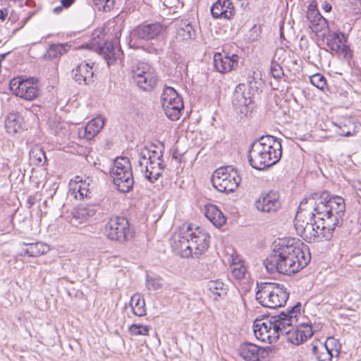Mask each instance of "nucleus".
<instances>
[{
    "instance_id": "nucleus-57",
    "label": "nucleus",
    "mask_w": 361,
    "mask_h": 361,
    "mask_svg": "<svg viewBox=\"0 0 361 361\" xmlns=\"http://www.w3.org/2000/svg\"><path fill=\"white\" fill-rule=\"evenodd\" d=\"M265 348H266L267 350L269 353V357L274 356V355L276 353H277V352L279 350V348L276 346H275V345L267 346V347H265Z\"/></svg>"
},
{
    "instance_id": "nucleus-50",
    "label": "nucleus",
    "mask_w": 361,
    "mask_h": 361,
    "mask_svg": "<svg viewBox=\"0 0 361 361\" xmlns=\"http://www.w3.org/2000/svg\"><path fill=\"white\" fill-rule=\"evenodd\" d=\"M89 123L92 124V127L99 133L104 126V119L102 116H97L89 121Z\"/></svg>"
},
{
    "instance_id": "nucleus-29",
    "label": "nucleus",
    "mask_w": 361,
    "mask_h": 361,
    "mask_svg": "<svg viewBox=\"0 0 361 361\" xmlns=\"http://www.w3.org/2000/svg\"><path fill=\"white\" fill-rule=\"evenodd\" d=\"M8 133L16 134L23 129V118L18 113H9L4 121Z\"/></svg>"
},
{
    "instance_id": "nucleus-1",
    "label": "nucleus",
    "mask_w": 361,
    "mask_h": 361,
    "mask_svg": "<svg viewBox=\"0 0 361 361\" xmlns=\"http://www.w3.org/2000/svg\"><path fill=\"white\" fill-rule=\"evenodd\" d=\"M302 304L294 306L276 315L264 319H256L253 331L258 340L269 343L276 342L280 336L293 345H298L313 335L312 326L307 324L297 325L298 316L301 313Z\"/></svg>"
},
{
    "instance_id": "nucleus-39",
    "label": "nucleus",
    "mask_w": 361,
    "mask_h": 361,
    "mask_svg": "<svg viewBox=\"0 0 361 361\" xmlns=\"http://www.w3.org/2000/svg\"><path fill=\"white\" fill-rule=\"evenodd\" d=\"M155 71L151 66L145 63H140L137 66L132 68V75L133 80L137 79V78H142V75L149 74L152 71Z\"/></svg>"
},
{
    "instance_id": "nucleus-49",
    "label": "nucleus",
    "mask_w": 361,
    "mask_h": 361,
    "mask_svg": "<svg viewBox=\"0 0 361 361\" xmlns=\"http://www.w3.org/2000/svg\"><path fill=\"white\" fill-rule=\"evenodd\" d=\"M77 189L78 192L79 193L81 198H91L92 197V191H90V188L85 186V183H81L78 185V187L75 188Z\"/></svg>"
},
{
    "instance_id": "nucleus-53",
    "label": "nucleus",
    "mask_w": 361,
    "mask_h": 361,
    "mask_svg": "<svg viewBox=\"0 0 361 361\" xmlns=\"http://www.w3.org/2000/svg\"><path fill=\"white\" fill-rule=\"evenodd\" d=\"M340 54L345 60L350 61L353 58V52L350 49L349 46L343 44L341 47V49H339Z\"/></svg>"
},
{
    "instance_id": "nucleus-22",
    "label": "nucleus",
    "mask_w": 361,
    "mask_h": 361,
    "mask_svg": "<svg viewBox=\"0 0 361 361\" xmlns=\"http://www.w3.org/2000/svg\"><path fill=\"white\" fill-rule=\"evenodd\" d=\"M97 204H80L71 212V221L73 224H82L95 215L97 211Z\"/></svg>"
},
{
    "instance_id": "nucleus-4",
    "label": "nucleus",
    "mask_w": 361,
    "mask_h": 361,
    "mask_svg": "<svg viewBox=\"0 0 361 361\" xmlns=\"http://www.w3.org/2000/svg\"><path fill=\"white\" fill-rule=\"evenodd\" d=\"M167 30V26L161 23L144 22L130 31L128 44L135 49H142L149 41L166 39Z\"/></svg>"
},
{
    "instance_id": "nucleus-45",
    "label": "nucleus",
    "mask_w": 361,
    "mask_h": 361,
    "mask_svg": "<svg viewBox=\"0 0 361 361\" xmlns=\"http://www.w3.org/2000/svg\"><path fill=\"white\" fill-rule=\"evenodd\" d=\"M311 83L318 89L324 90L326 85V80L324 75L319 73L314 74L310 77Z\"/></svg>"
},
{
    "instance_id": "nucleus-25",
    "label": "nucleus",
    "mask_w": 361,
    "mask_h": 361,
    "mask_svg": "<svg viewBox=\"0 0 361 361\" xmlns=\"http://www.w3.org/2000/svg\"><path fill=\"white\" fill-rule=\"evenodd\" d=\"M71 47V45L68 42L51 44L48 47L42 59L44 61H59L61 56L68 53Z\"/></svg>"
},
{
    "instance_id": "nucleus-30",
    "label": "nucleus",
    "mask_w": 361,
    "mask_h": 361,
    "mask_svg": "<svg viewBox=\"0 0 361 361\" xmlns=\"http://www.w3.org/2000/svg\"><path fill=\"white\" fill-rule=\"evenodd\" d=\"M205 216L215 226L221 227L226 223V218L220 209L214 204L206 205Z\"/></svg>"
},
{
    "instance_id": "nucleus-12",
    "label": "nucleus",
    "mask_w": 361,
    "mask_h": 361,
    "mask_svg": "<svg viewBox=\"0 0 361 361\" xmlns=\"http://www.w3.org/2000/svg\"><path fill=\"white\" fill-rule=\"evenodd\" d=\"M294 225L296 230L300 231L310 242L318 240L321 236V222L318 217L315 219L310 216L309 221L305 223L303 220H300V214H296Z\"/></svg>"
},
{
    "instance_id": "nucleus-28",
    "label": "nucleus",
    "mask_w": 361,
    "mask_h": 361,
    "mask_svg": "<svg viewBox=\"0 0 361 361\" xmlns=\"http://www.w3.org/2000/svg\"><path fill=\"white\" fill-rule=\"evenodd\" d=\"M289 297V293L284 285L275 283V287L272 293L271 301L272 302L271 308L283 307L286 305Z\"/></svg>"
},
{
    "instance_id": "nucleus-56",
    "label": "nucleus",
    "mask_w": 361,
    "mask_h": 361,
    "mask_svg": "<svg viewBox=\"0 0 361 361\" xmlns=\"http://www.w3.org/2000/svg\"><path fill=\"white\" fill-rule=\"evenodd\" d=\"M161 149H160L158 156L156 157V160L158 161L156 162L157 164H161L163 166H166L164 161V145L163 142H161Z\"/></svg>"
},
{
    "instance_id": "nucleus-31",
    "label": "nucleus",
    "mask_w": 361,
    "mask_h": 361,
    "mask_svg": "<svg viewBox=\"0 0 361 361\" xmlns=\"http://www.w3.org/2000/svg\"><path fill=\"white\" fill-rule=\"evenodd\" d=\"M257 350H259L258 345L250 342H245L240 345L238 353L246 361H257L258 360Z\"/></svg>"
},
{
    "instance_id": "nucleus-54",
    "label": "nucleus",
    "mask_w": 361,
    "mask_h": 361,
    "mask_svg": "<svg viewBox=\"0 0 361 361\" xmlns=\"http://www.w3.org/2000/svg\"><path fill=\"white\" fill-rule=\"evenodd\" d=\"M257 357H258L257 361H262V360L269 357V353L266 348H261L259 346V350H257Z\"/></svg>"
},
{
    "instance_id": "nucleus-34",
    "label": "nucleus",
    "mask_w": 361,
    "mask_h": 361,
    "mask_svg": "<svg viewBox=\"0 0 361 361\" xmlns=\"http://www.w3.org/2000/svg\"><path fill=\"white\" fill-rule=\"evenodd\" d=\"M346 42L345 35L341 32H330L326 36V45L328 47L336 53L339 52L341 47Z\"/></svg>"
},
{
    "instance_id": "nucleus-44",
    "label": "nucleus",
    "mask_w": 361,
    "mask_h": 361,
    "mask_svg": "<svg viewBox=\"0 0 361 361\" xmlns=\"http://www.w3.org/2000/svg\"><path fill=\"white\" fill-rule=\"evenodd\" d=\"M270 73L276 80H280L284 76L283 69L276 61L272 60L270 66Z\"/></svg>"
},
{
    "instance_id": "nucleus-23",
    "label": "nucleus",
    "mask_w": 361,
    "mask_h": 361,
    "mask_svg": "<svg viewBox=\"0 0 361 361\" xmlns=\"http://www.w3.org/2000/svg\"><path fill=\"white\" fill-rule=\"evenodd\" d=\"M88 63L81 62L77 67L72 71L73 79L78 85H88L93 82L92 78L94 72Z\"/></svg>"
},
{
    "instance_id": "nucleus-11",
    "label": "nucleus",
    "mask_w": 361,
    "mask_h": 361,
    "mask_svg": "<svg viewBox=\"0 0 361 361\" xmlns=\"http://www.w3.org/2000/svg\"><path fill=\"white\" fill-rule=\"evenodd\" d=\"M192 230V225H188L185 231L176 233L172 237L171 247L182 257L194 256L190 243V236L192 234L190 231Z\"/></svg>"
},
{
    "instance_id": "nucleus-41",
    "label": "nucleus",
    "mask_w": 361,
    "mask_h": 361,
    "mask_svg": "<svg viewBox=\"0 0 361 361\" xmlns=\"http://www.w3.org/2000/svg\"><path fill=\"white\" fill-rule=\"evenodd\" d=\"M262 34V25L255 24L247 34V39L249 42H255L259 39Z\"/></svg>"
},
{
    "instance_id": "nucleus-15",
    "label": "nucleus",
    "mask_w": 361,
    "mask_h": 361,
    "mask_svg": "<svg viewBox=\"0 0 361 361\" xmlns=\"http://www.w3.org/2000/svg\"><path fill=\"white\" fill-rule=\"evenodd\" d=\"M196 37V30L190 22L181 21L177 25L176 34L173 37L171 45L176 47L190 44Z\"/></svg>"
},
{
    "instance_id": "nucleus-33",
    "label": "nucleus",
    "mask_w": 361,
    "mask_h": 361,
    "mask_svg": "<svg viewBox=\"0 0 361 361\" xmlns=\"http://www.w3.org/2000/svg\"><path fill=\"white\" fill-rule=\"evenodd\" d=\"M157 80V73L154 71L149 74L142 75V78H137L134 81L137 87L143 91L150 92L155 87Z\"/></svg>"
},
{
    "instance_id": "nucleus-14",
    "label": "nucleus",
    "mask_w": 361,
    "mask_h": 361,
    "mask_svg": "<svg viewBox=\"0 0 361 361\" xmlns=\"http://www.w3.org/2000/svg\"><path fill=\"white\" fill-rule=\"evenodd\" d=\"M239 56L237 54L229 56L226 53L216 52L214 55V66L221 73L231 72L238 66Z\"/></svg>"
},
{
    "instance_id": "nucleus-47",
    "label": "nucleus",
    "mask_w": 361,
    "mask_h": 361,
    "mask_svg": "<svg viewBox=\"0 0 361 361\" xmlns=\"http://www.w3.org/2000/svg\"><path fill=\"white\" fill-rule=\"evenodd\" d=\"M115 48L114 44L112 42L106 41L103 45L97 47V52L102 56L109 54L110 52L114 51Z\"/></svg>"
},
{
    "instance_id": "nucleus-51",
    "label": "nucleus",
    "mask_w": 361,
    "mask_h": 361,
    "mask_svg": "<svg viewBox=\"0 0 361 361\" xmlns=\"http://www.w3.org/2000/svg\"><path fill=\"white\" fill-rule=\"evenodd\" d=\"M91 125L88 123L84 130V137L88 140H92L99 133Z\"/></svg>"
},
{
    "instance_id": "nucleus-36",
    "label": "nucleus",
    "mask_w": 361,
    "mask_h": 361,
    "mask_svg": "<svg viewBox=\"0 0 361 361\" xmlns=\"http://www.w3.org/2000/svg\"><path fill=\"white\" fill-rule=\"evenodd\" d=\"M29 156L31 161L37 166H44L47 161L44 149L39 145L31 148Z\"/></svg>"
},
{
    "instance_id": "nucleus-19",
    "label": "nucleus",
    "mask_w": 361,
    "mask_h": 361,
    "mask_svg": "<svg viewBox=\"0 0 361 361\" xmlns=\"http://www.w3.org/2000/svg\"><path fill=\"white\" fill-rule=\"evenodd\" d=\"M138 165L145 178L151 183H154L158 180L162 175V171L166 167V166H163L161 164H157L155 160H149L145 163L139 161Z\"/></svg>"
},
{
    "instance_id": "nucleus-10",
    "label": "nucleus",
    "mask_w": 361,
    "mask_h": 361,
    "mask_svg": "<svg viewBox=\"0 0 361 361\" xmlns=\"http://www.w3.org/2000/svg\"><path fill=\"white\" fill-rule=\"evenodd\" d=\"M253 93L250 92L249 87L245 83L238 84L233 92L232 104L240 114L247 116L251 112Z\"/></svg>"
},
{
    "instance_id": "nucleus-43",
    "label": "nucleus",
    "mask_w": 361,
    "mask_h": 361,
    "mask_svg": "<svg viewBox=\"0 0 361 361\" xmlns=\"http://www.w3.org/2000/svg\"><path fill=\"white\" fill-rule=\"evenodd\" d=\"M94 4L99 11H110L115 6V0H93Z\"/></svg>"
},
{
    "instance_id": "nucleus-64",
    "label": "nucleus",
    "mask_w": 361,
    "mask_h": 361,
    "mask_svg": "<svg viewBox=\"0 0 361 361\" xmlns=\"http://www.w3.org/2000/svg\"><path fill=\"white\" fill-rule=\"evenodd\" d=\"M357 188L358 190L361 191V181L358 182Z\"/></svg>"
},
{
    "instance_id": "nucleus-32",
    "label": "nucleus",
    "mask_w": 361,
    "mask_h": 361,
    "mask_svg": "<svg viewBox=\"0 0 361 361\" xmlns=\"http://www.w3.org/2000/svg\"><path fill=\"white\" fill-rule=\"evenodd\" d=\"M207 287L214 300L224 299L227 295L228 286L221 280L216 279L209 281Z\"/></svg>"
},
{
    "instance_id": "nucleus-59",
    "label": "nucleus",
    "mask_w": 361,
    "mask_h": 361,
    "mask_svg": "<svg viewBox=\"0 0 361 361\" xmlns=\"http://www.w3.org/2000/svg\"><path fill=\"white\" fill-rule=\"evenodd\" d=\"M74 1L75 0H61V3L63 7L68 8L74 3Z\"/></svg>"
},
{
    "instance_id": "nucleus-8",
    "label": "nucleus",
    "mask_w": 361,
    "mask_h": 361,
    "mask_svg": "<svg viewBox=\"0 0 361 361\" xmlns=\"http://www.w3.org/2000/svg\"><path fill=\"white\" fill-rule=\"evenodd\" d=\"M161 106L166 116L171 121L180 118L183 109L182 97L172 87L165 85L161 96Z\"/></svg>"
},
{
    "instance_id": "nucleus-37",
    "label": "nucleus",
    "mask_w": 361,
    "mask_h": 361,
    "mask_svg": "<svg viewBox=\"0 0 361 361\" xmlns=\"http://www.w3.org/2000/svg\"><path fill=\"white\" fill-rule=\"evenodd\" d=\"M130 305L135 316L142 317L146 314L145 301L140 295L136 294L133 295L130 299Z\"/></svg>"
},
{
    "instance_id": "nucleus-13",
    "label": "nucleus",
    "mask_w": 361,
    "mask_h": 361,
    "mask_svg": "<svg viewBox=\"0 0 361 361\" xmlns=\"http://www.w3.org/2000/svg\"><path fill=\"white\" fill-rule=\"evenodd\" d=\"M256 209L264 213L278 211L281 207L280 195L276 190H270L261 193L255 203Z\"/></svg>"
},
{
    "instance_id": "nucleus-24",
    "label": "nucleus",
    "mask_w": 361,
    "mask_h": 361,
    "mask_svg": "<svg viewBox=\"0 0 361 361\" xmlns=\"http://www.w3.org/2000/svg\"><path fill=\"white\" fill-rule=\"evenodd\" d=\"M275 283L262 282L257 283L256 300L263 307L271 308L273 304L271 301Z\"/></svg>"
},
{
    "instance_id": "nucleus-52",
    "label": "nucleus",
    "mask_w": 361,
    "mask_h": 361,
    "mask_svg": "<svg viewBox=\"0 0 361 361\" xmlns=\"http://www.w3.org/2000/svg\"><path fill=\"white\" fill-rule=\"evenodd\" d=\"M147 286L149 290H158L159 288H161V283H160L159 280L155 278H149L147 277Z\"/></svg>"
},
{
    "instance_id": "nucleus-5",
    "label": "nucleus",
    "mask_w": 361,
    "mask_h": 361,
    "mask_svg": "<svg viewBox=\"0 0 361 361\" xmlns=\"http://www.w3.org/2000/svg\"><path fill=\"white\" fill-rule=\"evenodd\" d=\"M110 174L114 185L121 192L126 193L133 189L134 178L131 163L128 157H117Z\"/></svg>"
},
{
    "instance_id": "nucleus-16",
    "label": "nucleus",
    "mask_w": 361,
    "mask_h": 361,
    "mask_svg": "<svg viewBox=\"0 0 361 361\" xmlns=\"http://www.w3.org/2000/svg\"><path fill=\"white\" fill-rule=\"evenodd\" d=\"M192 235L190 236V243L192 248L193 255L198 257L202 255L209 247L210 235L205 230L197 227L195 231H190Z\"/></svg>"
},
{
    "instance_id": "nucleus-35",
    "label": "nucleus",
    "mask_w": 361,
    "mask_h": 361,
    "mask_svg": "<svg viewBox=\"0 0 361 361\" xmlns=\"http://www.w3.org/2000/svg\"><path fill=\"white\" fill-rule=\"evenodd\" d=\"M329 348L322 345V343L319 341L312 343L311 351L317 360V361H332L334 357L333 354L329 352Z\"/></svg>"
},
{
    "instance_id": "nucleus-20",
    "label": "nucleus",
    "mask_w": 361,
    "mask_h": 361,
    "mask_svg": "<svg viewBox=\"0 0 361 361\" xmlns=\"http://www.w3.org/2000/svg\"><path fill=\"white\" fill-rule=\"evenodd\" d=\"M211 14L215 19L229 20L235 14V9L231 0H217L211 7Z\"/></svg>"
},
{
    "instance_id": "nucleus-17",
    "label": "nucleus",
    "mask_w": 361,
    "mask_h": 361,
    "mask_svg": "<svg viewBox=\"0 0 361 361\" xmlns=\"http://www.w3.org/2000/svg\"><path fill=\"white\" fill-rule=\"evenodd\" d=\"M321 222V237L326 240H330L336 227H341L343 223V219L336 217L333 214H327L325 216H318Z\"/></svg>"
},
{
    "instance_id": "nucleus-26",
    "label": "nucleus",
    "mask_w": 361,
    "mask_h": 361,
    "mask_svg": "<svg viewBox=\"0 0 361 361\" xmlns=\"http://www.w3.org/2000/svg\"><path fill=\"white\" fill-rule=\"evenodd\" d=\"M25 247L22 249L21 256L37 257L47 253L50 250L49 245L42 242L32 243H23Z\"/></svg>"
},
{
    "instance_id": "nucleus-55",
    "label": "nucleus",
    "mask_w": 361,
    "mask_h": 361,
    "mask_svg": "<svg viewBox=\"0 0 361 361\" xmlns=\"http://www.w3.org/2000/svg\"><path fill=\"white\" fill-rule=\"evenodd\" d=\"M145 149L147 152L148 160H155L156 157L158 156L159 152L155 149H152L151 148H148L147 146L145 147Z\"/></svg>"
},
{
    "instance_id": "nucleus-60",
    "label": "nucleus",
    "mask_w": 361,
    "mask_h": 361,
    "mask_svg": "<svg viewBox=\"0 0 361 361\" xmlns=\"http://www.w3.org/2000/svg\"><path fill=\"white\" fill-rule=\"evenodd\" d=\"M322 8L325 12H330L332 9V6L329 3L325 1L322 4Z\"/></svg>"
},
{
    "instance_id": "nucleus-48",
    "label": "nucleus",
    "mask_w": 361,
    "mask_h": 361,
    "mask_svg": "<svg viewBox=\"0 0 361 361\" xmlns=\"http://www.w3.org/2000/svg\"><path fill=\"white\" fill-rule=\"evenodd\" d=\"M121 50L120 49H116V47L114 49V51L109 53V54H106V56H104L103 58L106 60L108 66L114 64L117 59L119 57L120 53Z\"/></svg>"
},
{
    "instance_id": "nucleus-38",
    "label": "nucleus",
    "mask_w": 361,
    "mask_h": 361,
    "mask_svg": "<svg viewBox=\"0 0 361 361\" xmlns=\"http://www.w3.org/2000/svg\"><path fill=\"white\" fill-rule=\"evenodd\" d=\"M264 82L262 80V78L259 75L256 74V73L252 72V75L248 74L247 76V87H249L250 92H259V91L262 92V87H263Z\"/></svg>"
},
{
    "instance_id": "nucleus-18",
    "label": "nucleus",
    "mask_w": 361,
    "mask_h": 361,
    "mask_svg": "<svg viewBox=\"0 0 361 361\" xmlns=\"http://www.w3.org/2000/svg\"><path fill=\"white\" fill-rule=\"evenodd\" d=\"M328 197H329V192L327 190L312 193V199L314 200V204L312 208L314 212H310L309 214L310 217L316 218L317 215L318 216H325V215L329 214Z\"/></svg>"
},
{
    "instance_id": "nucleus-27",
    "label": "nucleus",
    "mask_w": 361,
    "mask_h": 361,
    "mask_svg": "<svg viewBox=\"0 0 361 361\" xmlns=\"http://www.w3.org/2000/svg\"><path fill=\"white\" fill-rule=\"evenodd\" d=\"M329 202V214H333L336 217L343 216L345 213V204L344 199L338 195H331L329 192V197H328Z\"/></svg>"
},
{
    "instance_id": "nucleus-61",
    "label": "nucleus",
    "mask_w": 361,
    "mask_h": 361,
    "mask_svg": "<svg viewBox=\"0 0 361 361\" xmlns=\"http://www.w3.org/2000/svg\"><path fill=\"white\" fill-rule=\"evenodd\" d=\"M140 156H141V158L145 161V162L149 161L147 152H146L145 148L143 149H142V151L140 152Z\"/></svg>"
},
{
    "instance_id": "nucleus-46",
    "label": "nucleus",
    "mask_w": 361,
    "mask_h": 361,
    "mask_svg": "<svg viewBox=\"0 0 361 361\" xmlns=\"http://www.w3.org/2000/svg\"><path fill=\"white\" fill-rule=\"evenodd\" d=\"M312 193L310 194L307 197H304L300 203V205L298 207V211L297 212V214H300V219H302V211H306L308 209V208L307 207V205L308 204H310V208H312L313 207V205L314 204V199H312Z\"/></svg>"
},
{
    "instance_id": "nucleus-63",
    "label": "nucleus",
    "mask_w": 361,
    "mask_h": 361,
    "mask_svg": "<svg viewBox=\"0 0 361 361\" xmlns=\"http://www.w3.org/2000/svg\"><path fill=\"white\" fill-rule=\"evenodd\" d=\"M62 8L61 6L56 7L54 11L55 13H59L60 11H61Z\"/></svg>"
},
{
    "instance_id": "nucleus-9",
    "label": "nucleus",
    "mask_w": 361,
    "mask_h": 361,
    "mask_svg": "<svg viewBox=\"0 0 361 361\" xmlns=\"http://www.w3.org/2000/svg\"><path fill=\"white\" fill-rule=\"evenodd\" d=\"M10 88L16 96L26 100L32 101L39 94L37 80L32 78H13L10 82Z\"/></svg>"
},
{
    "instance_id": "nucleus-42",
    "label": "nucleus",
    "mask_w": 361,
    "mask_h": 361,
    "mask_svg": "<svg viewBox=\"0 0 361 361\" xmlns=\"http://www.w3.org/2000/svg\"><path fill=\"white\" fill-rule=\"evenodd\" d=\"M151 327L148 325H142L133 324L129 327V331L132 335L146 336L149 334V331Z\"/></svg>"
},
{
    "instance_id": "nucleus-2",
    "label": "nucleus",
    "mask_w": 361,
    "mask_h": 361,
    "mask_svg": "<svg viewBox=\"0 0 361 361\" xmlns=\"http://www.w3.org/2000/svg\"><path fill=\"white\" fill-rule=\"evenodd\" d=\"M311 254L307 245L300 240L279 239L274 241L271 253L264 260L268 272L291 275L308 265Z\"/></svg>"
},
{
    "instance_id": "nucleus-6",
    "label": "nucleus",
    "mask_w": 361,
    "mask_h": 361,
    "mask_svg": "<svg viewBox=\"0 0 361 361\" xmlns=\"http://www.w3.org/2000/svg\"><path fill=\"white\" fill-rule=\"evenodd\" d=\"M211 180L213 186L219 192L230 193L237 189L241 178L237 169L232 166H226L215 170Z\"/></svg>"
},
{
    "instance_id": "nucleus-58",
    "label": "nucleus",
    "mask_w": 361,
    "mask_h": 361,
    "mask_svg": "<svg viewBox=\"0 0 361 361\" xmlns=\"http://www.w3.org/2000/svg\"><path fill=\"white\" fill-rule=\"evenodd\" d=\"M8 8H4L3 9H0V20L1 21H4L8 16Z\"/></svg>"
},
{
    "instance_id": "nucleus-21",
    "label": "nucleus",
    "mask_w": 361,
    "mask_h": 361,
    "mask_svg": "<svg viewBox=\"0 0 361 361\" xmlns=\"http://www.w3.org/2000/svg\"><path fill=\"white\" fill-rule=\"evenodd\" d=\"M307 18L310 22V27L314 32H319L327 27V20L317 9V5L312 3L308 6Z\"/></svg>"
},
{
    "instance_id": "nucleus-62",
    "label": "nucleus",
    "mask_w": 361,
    "mask_h": 361,
    "mask_svg": "<svg viewBox=\"0 0 361 361\" xmlns=\"http://www.w3.org/2000/svg\"><path fill=\"white\" fill-rule=\"evenodd\" d=\"M356 6H359V10L361 11V0H355Z\"/></svg>"
},
{
    "instance_id": "nucleus-7",
    "label": "nucleus",
    "mask_w": 361,
    "mask_h": 361,
    "mask_svg": "<svg viewBox=\"0 0 361 361\" xmlns=\"http://www.w3.org/2000/svg\"><path fill=\"white\" fill-rule=\"evenodd\" d=\"M104 232L109 239L120 243L128 241L133 233L127 218L119 216L112 217L107 221Z\"/></svg>"
},
{
    "instance_id": "nucleus-3",
    "label": "nucleus",
    "mask_w": 361,
    "mask_h": 361,
    "mask_svg": "<svg viewBox=\"0 0 361 361\" xmlns=\"http://www.w3.org/2000/svg\"><path fill=\"white\" fill-rule=\"evenodd\" d=\"M281 155V140L272 135H263L250 145L247 157L252 168L263 170L276 164Z\"/></svg>"
},
{
    "instance_id": "nucleus-40",
    "label": "nucleus",
    "mask_w": 361,
    "mask_h": 361,
    "mask_svg": "<svg viewBox=\"0 0 361 361\" xmlns=\"http://www.w3.org/2000/svg\"><path fill=\"white\" fill-rule=\"evenodd\" d=\"M322 345L326 346V348H329V352L333 354L336 357H338L341 351V344L338 340L333 337H329L325 343H322Z\"/></svg>"
}]
</instances>
